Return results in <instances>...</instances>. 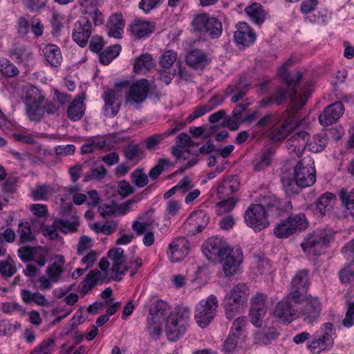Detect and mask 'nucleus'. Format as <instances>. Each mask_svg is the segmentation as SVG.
<instances>
[{"mask_svg":"<svg viewBox=\"0 0 354 354\" xmlns=\"http://www.w3.org/2000/svg\"><path fill=\"white\" fill-rule=\"evenodd\" d=\"M122 89H127L126 102L131 105H138L147 99L149 92V84L145 79L136 81L131 85L129 81H122L116 84L113 89H106L103 95L104 113L106 116H115L119 112Z\"/></svg>","mask_w":354,"mask_h":354,"instance_id":"1","label":"nucleus"},{"mask_svg":"<svg viewBox=\"0 0 354 354\" xmlns=\"http://www.w3.org/2000/svg\"><path fill=\"white\" fill-rule=\"evenodd\" d=\"M292 60L290 59L284 63L279 70V75L282 77L286 87L282 86L276 88L273 93L268 97H266L259 102L261 107H268L272 104L281 105L290 97L292 104L291 109L294 112L297 111L306 104L308 95H305L304 98L299 97L297 95V85L302 78V73L300 71L297 72L296 77H292L287 72V69Z\"/></svg>","mask_w":354,"mask_h":354,"instance_id":"2","label":"nucleus"},{"mask_svg":"<svg viewBox=\"0 0 354 354\" xmlns=\"http://www.w3.org/2000/svg\"><path fill=\"white\" fill-rule=\"evenodd\" d=\"M314 162L310 158H304L295 167L294 181L282 178V183L286 192L291 189V186L295 182L301 188L313 185L316 181L315 169L313 166Z\"/></svg>","mask_w":354,"mask_h":354,"instance_id":"3","label":"nucleus"},{"mask_svg":"<svg viewBox=\"0 0 354 354\" xmlns=\"http://www.w3.org/2000/svg\"><path fill=\"white\" fill-rule=\"evenodd\" d=\"M190 320V311L187 307H179L169 314L166 320V334L171 342H176L187 330Z\"/></svg>","mask_w":354,"mask_h":354,"instance_id":"4","label":"nucleus"},{"mask_svg":"<svg viewBox=\"0 0 354 354\" xmlns=\"http://www.w3.org/2000/svg\"><path fill=\"white\" fill-rule=\"evenodd\" d=\"M249 295V288L244 283H238L226 295L224 301L227 319H233L245 307Z\"/></svg>","mask_w":354,"mask_h":354,"instance_id":"5","label":"nucleus"},{"mask_svg":"<svg viewBox=\"0 0 354 354\" xmlns=\"http://www.w3.org/2000/svg\"><path fill=\"white\" fill-rule=\"evenodd\" d=\"M192 30L206 38L216 39L221 36L223 26L217 18L212 17L207 13L194 16L191 23Z\"/></svg>","mask_w":354,"mask_h":354,"instance_id":"6","label":"nucleus"},{"mask_svg":"<svg viewBox=\"0 0 354 354\" xmlns=\"http://www.w3.org/2000/svg\"><path fill=\"white\" fill-rule=\"evenodd\" d=\"M332 238L333 233L330 230L318 228L306 236L301 247L306 254L319 255L324 248L328 247Z\"/></svg>","mask_w":354,"mask_h":354,"instance_id":"7","label":"nucleus"},{"mask_svg":"<svg viewBox=\"0 0 354 354\" xmlns=\"http://www.w3.org/2000/svg\"><path fill=\"white\" fill-rule=\"evenodd\" d=\"M169 310L168 304L162 300H157L150 307L147 328L151 338L156 339L160 337Z\"/></svg>","mask_w":354,"mask_h":354,"instance_id":"8","label":"nucleus"},{"mask_svg":"<svg viewBox=\"0 0 354 354\" xmlns=\"http://www.w3.org/2000/svg\"><path fill=\"white\" fill-rule=\"evenodd\" d=\"M295 112L286 110L282 115H277L270 130L268 137L272 142H278L287 137L297 126L295 120Z\"/></svg>","mask_w":354,"mask_h":354,"instance_id":"9","label":"nucleus"},{"mask_svg":"<svg viewBox=\"0 0 354 354\" xmlns=\"http://www.w3.org/2000/svg\"><path fill=\"white\" fill-rule=\"evenodd\" d=\"M308 223L304 214L291 216L277 223L274 228V234L279 239L288 236L307 228Z\"/></svg>","mask_w":354,"mask_h":354,"instance_id":"10","label":"nucleus"},{"mask_svg":"<svg viewBox=\"0 0 354 354\" xmlns=\"http://www.w3.org/2000/svg\"><path fill=\"white\" fill-rule=\"evenodd\" d=\"M301 306L298 311V317L307 324H313L320 317L322 306L318 297L307 295L303 296Z\"/></svg>","mask_w":354,"mask_h":354,"instance_id":"11","label":"nucleus"},{"mask_svg":"<svg viewBox=\"0 0 354 354\" xmlns=\"http://www.w3.org/2000/svg\"><path fill=\"white\" fill-rule=\"evenodd\" d=\"M218 308L216 297L211 295L206 300H202L197 304L195 310V319L201 328L207 327L215 317Z\"/></svg>","mask_w":354,"mask_h":354,"instance_id":"12","label":"nucleus"},{"mask_svg":"<svg viewBox=\"0 0 354 354\" xmlns=\"http://www.w3.org/2000/svg\"><path fill=\"white\" fill-rule=\"evenodd\" d=\"M202 248L204 255L212 261L223 260L227 253L232 249L223 237L219 236L209 238Z\"/></svg>","mask_w":354,"mask_h":354,"instance_id":"13","label":"nucleus"},{"mask_svg":"<svg viewBox=\"0 0 354 354\" xmlns=\"http://www.w3.org/2000/svg\"><path fill=\"white\" fill-rule=\"evenodd\" d=\"M246 225L255 231H261L269 225L267 212L263 206L251 204L244 214Z\"/></svg>","mask_w":354,"mask_h":354,"instance_id":"14","label":"nucleus"},{"mask_svg":"<svg viewBox=\"0 0 354 354\" xmlns=\"http://www.w3.org/2000/svg\"><path fill=\"white\" fill-rule=\"evenodd\" d=\"M309 286L308 270L299 271L292 280L288 298L295 303H300Z\"/></svg>","mask_w":354,"mask_h":354,"instance_id":"15","label":"nucleus"},{"mask_svg":"<svg viewBox=\"0 0 354 354\" xmlns=\"http://www.w3.org/2000/svg\"><path fill=\"white\" fill-rule=\"evenodd\" d=\"M109 258L113 261L111 272L115 274L111 278L115 281L122 280L123 276L129 270L128 266H125V257L124 250L121 248L111 249L108 252Z\"/></svg>","mask_w":354,"mask_h":354,"instance_id":"16","label":"nucleus"},{"mask_svg":"<svg viewBox=\"0 0 354 354\" xmlns=\"http://www.w3.org/2000/svg\"><path fill=\"white\" fill-rule=\"evenodd\" d=\"M92 30L88 16L84 15L74 25L73 39L80 46L84 47L91 35Z\"/></svg>","mask_w":354,"mask_h":354,"instance_id":"17","label":"nucleus"},{"mask_svg":"<svg viewBox=\"0 0 354 354\" xmlns=\"http://www.w3.org/2000/svg\"><path fill=\"white\" fill-rule=\"evenodd\" d=\"M243 259V254L240 248H232L224 257L223 271L226 277H231L237 272Z\"/></svg>","mask_w":354,"mask_h":354,"instance_id":"18","label":"nucleus"},{"mask_svg":"<svg viewBox=\"0 0 354 354\" xmlns=\"http://www.w3.org/2000/svg\"><path fill=\"white\" fill-rule=\"evenodd\" d=\"M292 299L288 295L281 301L278 302L274 309V315L283 324H289L295 319L297 310L291 304Z\"/></svg>","mask_w":354,"mask_h":354,"instance_id":"19","label":"nucleus"},{"mask_svg":"<svg viewBox=\"0 0 354 354\" xmlns=\"http://www.w3.org/2000/svg\"><path fill=\"white\" fill-rule=\"evenodd\" d=\"M344 112V106L341 102H335L327 106L319 115V121L322 126H329L337 121Z\"/></svg>","mask_w":354,"mask_h":354,"instance_id":"20","label":"nucleus"},{"mask_svg":"<svg viewBox=\"0 0 354 354\" xmlns=\"http://www.w3.org/2000/svg\"><path fill=\"white\" fill-rule=\"evenodd\" d=\"M308 137L309 134L306 131H300L292 136L286 142L289 153L298 158L301 156L307 147Z\"/></svg>","mask_w":354,"mask_h":354,"instance_id":"21","label":"nucleus"},{"mask_svg":"<svg viewBox=\"0 0 354 354\" xmlns=\"http://www.w3.org/2000/svg\"><path fill=\"white\" fill-rule=\"evenodd\" d=\"M189 243L185 237L180 236L174 239L169 244L170 252L169 257L172 262H178L183 259L188 254Z\"/></svg>","mask_w":354,"mask_h":354,"instance_id":"22","label":"nucleus"},{"mask_svg":"<svg viewBox=\"0 0 354 354\" xmlns=\"http://www.w3.org/2000/svg\"><path fill=\"white\" fill-rule=\"evenodd\" d=\"M234 37L238 44L243 46L252 44L256 39L255 33L245 22H240L236 25Z\"/></svg>","mask_w":354,"mask_h":354,"instance_id":"23","label":"nucleus"},{"mask_svg":"<svg viewBox=\"0 0 354 354\" xmlns=\"http://www.w3.org/2000/svg\"><path fill=\"white\" fill-rule=\"evenodd\" d=\"M239 178L237 176H231L224 179L218 186L217 195L219 198H232L231 196L239 190Z\"/></svg>","mask_w":354,"mask_h":354,"instance_id":"24","label":"nucleus"},{"mask_svg":"<svg viewBox=\"0 0 354 354\" xmlns=\"http://www.w3.org/2000/svg\"><path fill=\"white\" fill-rule=\"evenodd\" d=\"M124 27L123 17L120 13L111 15L106 25V31L109 37L119 39Z\"/></svg>","mask_w":354,"mask_h":354,"instance_id":"25","label":"nucleus"},{"mask_svg":"<svg viewBox=\"0 0 354 354\" xmlns=\"http://www.w3.org/2000/svg\"><path fill=\"white\" fill-rule=\"evenodd\" d=\"M84 99V95L82 94L75 97L70 104L67 109V115L70 120L77 121L83 117L85 113Z\"/></svg>","mask_w":354,"mask_h":354,"instance_id":"26","label":"nucleus"},{"mask_svg":"<svg viewBox=\"0 0 354 354\" xmlns=\"http://www.w3.org/2000/svg\"><path fill=\"white\" fill-rule=\"evenodd\" d=\"M249 90V84L246 81L239 80L234 85H230L225 89V94L227 96H231L232 103H236L241 100Z\"/></svg>","mask_w":354,"mask_h":354,"instance_id":"27","label":"nucleus"},{"mask_svg":"<svg viewBox=\"0 0 354 354\" xmlns=\"http://www.w3.org/2000/svg\"><path fill=\"white\" fill-rule=\"evenodd\" d=\"M335 202V195L330 192H326L317 200L316 207L322 215H330Z\"/></svg>","mask_w":354,"mask_h":354,"instance_id":"28","label":"nucleus"},{"mask_svg":"<svg viewBox=\"0 0 354 354\" xmlns=\"http://www.w3.org/2000/svg\"><path fill=\"white\" fill-rule=\"evenodd\" d=\"M186 62L194 68H203L209 64V59L203 50L194 49L187 54Z\"/></svg>","mask_w":354,"mask_h":354,"instance_id":"29","label":"nucleus"},{"mask_svg":"<svg viewBox=\"0 0 354 354\" xmlns=\"http://www.w3.org/2000/svg\"><path fill=\"white\" fill-rule=\"evenodd\" d=\"M46 62L52 66L57 67L62 62V56L59 48L52 44H46L42 48Z\"/></svg>","mask_w":354,"mask_h":354,"instance_id":"30","label":"nucleus"},{"mask_svg":"<svg viewBox=\"0 0 354 354\" xmlns=\"http://www.w3.org/2000/svg\"><path fill=\"white\" fill-rule=\"evenodd\" d=\"M154 30V24L151 22L136 19L131 26L132 34L138 39L149 35Z\"/></svg>","mask_w":354,"mask_h":354,"instance_id":"31","label":"nucleus"},{"mask_svg":"<svg viewBox=\"0 0 354 354\" xmlns=\"http://www.w3.org/2000/svg\"><path fill=\"white\" fill-rule=\"evenodd\" d=\"M104 277L97 269L91 270L86 275L82 285L81 294L84 295L91 291L98 281H103Z\"/></svg>","mask_w":354,"mask_h":354,"instance_id":"32","label":"nucleus"},{"mask_svg":"<svg viewBox=\"0 0 354 354\" xmlns=\"http://www.w3.org/2000/svg\"><path fill=\"white\" fill-rule=\"evenodd\" d=\"M209 216L203 210H198L193 212L189 219V224L194 225L196 230V232H201L208 224Z\"/></svg>","mask_w":354,"mask_h":354,"instance_id":"33","label":"nucleus"},{"mask_svg":"<svg viewBox=\"0 0 354 354\" xmlns=\"http://www.w3.org/2000/svg\"><path fill=\"white\" fill-rule=\"evenodd\" d=\"M180 128H174L166 131L162 133L153 134L146 138L144 141L145 147L147 150L151 151L157 148V147L169 136L174 134Z\"/></svg>","mask_w":354,"mask_h":354,"instance_id":"34","label":"nucleus"},{"mask_svg":"<svg viewBox=\"0 0 354 354\" xmlns=\"http://www.w3.org/2000/svg\"><path fill=\"white\" fill-rule=\"evenodd\" d=\"M57 258L58 261L48 266L46 271L47 276L51 279L53 283L58 282L64 272V257L60 255Z\"/></svg>","mask_w":354,"mask_h":354,"instance_id":"35","label":"nucleus"},{"mask_svg":"<svg viewBox=\"0 0 354 354\" xmlns=\"http://www.w3.org/2000/svg\"><path fill=\"white\" fill-rule=\"evenodd\" d=\"M153 66L151 55L148 53L142 54L135 60L133 71L136 73H143L150 70Z\"/></svg>","mask_w":354,"mask_h":354,"instance_id":"36","label":"nucleus"},{"mask_svg":"<svg viewBox=\"0 0 354 354\" xmlns=\"http://www.w3.org/2000/svg\"><path fill=\"white\" fill-rule=\"evenodd\" d=\"M279 334L277 329L272 326L257 333L254 339L257 344L268 345L277 339Z\"/></svg>","mask_w":354,"mask_h":354,"instance_id":"37","label":"nucleus"},{"mask_svg":"<svg viewBox=\"0 0 354 354\" xmlns=\"http://www.w3.org/2000/svg\"><path fill=\"white\" fill-rule=\"evenodd\" d=\"M22 300L26 304L34 302L41 306H48L49 303L45 296L39 292H31L30 290L24 289L21 291Z\"/></svg>","mask_w":354,"mask_h":354,"instance_id":"38","label":"nucleus"},{"mask_svg":"<svg viewBox=\"0 0 354 354\" xmlns=\"http://www.w3.org/2000/svg\"><path fill=\"white\" fill-rule=\"evenodd\" d=\"M245 11L252 20L258 25L261 24L265 20L266 12L262 6L258 3H254L246 7Z\"/></svg>","mask_w":354,"mask_h":354,"instance_id":"39","label":"nucleus"},{"mask_svg":"<svg viewBox=\"0 0 354 354\" xmlns=\"http://www.w3.org/2000/svg\"><path fill=\"white\" fill-rule=\"evenodd\" d=\"M259 202L258 205L263 206L267 212L272 211L276 214L279 213L280 201L275 196L272 194L262 196L259 198Z\"/></svg>","mask_w":354,"mask_h":354,"instance_id":"40","label":"nucleus"},{"mask_svg":"<svg viewBox=\"0 0 354 354\" xmlns=\"http://www.w3.org/2000/svg\"><path fill=\"white\" fill-rule=\"evenodd\" d=\"M272 156L273 152L270 149L263 151L253 160L254 169L257 171H261L269 166L272 160Z\"/></svg>","mask_w":354,"mask_h":354,"instance_id":"41","label":"nucleus"},{"mask_svg":"<svg viewBox=\"0 0 354 354\" xmlns=\"http://www.w3.org/2000/svg\"><path fill=\"white\" fill-rule=\"evenodd\" d=\"M53 194V188L48 184H38L31 190L30 195L35 201H46Z\"/></svg>","mask_w":354,"mask_h":354,"instance_id":"42","label":"nucleus"},{"mask_svg":"<svg viewBox=\"0 0 354 354\" xmlns=\"http://www.w3.org/2000/svg\"><path fill=\"white\" fill-rule=\"evenodd\" d=\"M120 50L121 46L118 44L106 48L99 55L100 62L104 65H108L120 54Z\"/></svg>","mask_w":354,"mask_h":354,"instance_id":"43","label":"nucleus"},{"mask_svg":"<svg viewBox=\"0 0 354 354\" xmlns=\"http://www.w3.org/2000/svg\"><path fill=\"white\" fill-rule=\"evenodd\" d=\"M327 142L328 139L325 133L318 134L314 136L312 141H307V147L310 151L318 153L324 150Z\"/></svg>","mask_w":354,"mask_h":354,"instance_id":"44","label":"nucleus"},{"mask_svg":"<svg viewBox=\"0 0 354 354\" xmlns=\"http://www.w3.org/2000/svg\"><path fill=\"white\" fill-rule=\"evenodd\" d=\"M315 334L318 335L323 341L324 340L328 346H332L334 333L333 325L331 323L327 322L323 324Z\"/></svg>","mask_w":354,"mask_h":354,"instance_id":"45","label":"nucleus"},{"mask_svg":"<svg viewBox=\"0 0 354 354\" xmlns=\"http://www.w3.org/2000/svg\"><path fill=\"white\" fill-rule=\"evenodd\" d=\"M10 55L21 62H26L31 59L32 52L24 45L15 46L10 50Z\"/></svg>","mask_w":354,"mask_h":354,"instance_id":"46","label":"nucleus"},{"mask_svg":"<svg viewBox=\"0 0 354 354\" xmlns=\"http://www.w3.org/2000/svg\"><path fill=\"white\" fill-rule=\"evenodd\" d=\"M56 225L59 230L64 233L75 232L79 225L77 217L73 216V221L65 219H56Z\"/></svg>","mask_w":354,"mask_h":354,"instance_id":"47","label":"nucleus"},{"mask_svg":"<svg viewBox=\"0 0 354 354\" xmlns=\"http://www.w3.org/2000/svg\"><path fill=\"white\" fill-rule=\"evenodd\" d=\"M89 140L95 150L110 149L113 142V137L112 136H105L100 137H93Z\"/></svg>","mask_w":354,"mask_h":354,"instance_id":"48","label":"nucleus"},{"mask_svg":"<svg viewBox=\"0 0 354 354\" xmlns=\"http://www.w3.org/2000/svg\"><path fill=\"white\" fill-rule=\"evenodd\" d=\"M324 340L323 341L318 335L315 333L313 335V339L307 344L308 348L313 353H319L321 351L326 350L329 347Z\"/></svg>","mask_w":354,"mask_h":354,"instance_id":"49","label":"nucleus"},{"mask_svg":"<svg viewBox=\"0 0 354 354\" xmlns=\"http://www.w3.org/2000/svg\"><path fill=\"white\" fill-rule=\"evenodd\" d=\"M18 233L21 243H28L35 239L28 223H21L19 225Z\"/></svg>","mask_w":354,"mask_h":354,"instance_id":"50","label":"nucleus"},{"mask_svg":"<svg viewBox=\"0 0 354 354\" xmlns=\"http://www.w3.org/2000/svg\"><path fill=\"white\" fill-rule=\"evenodd\" d=\"M159 62L160 66L165 68H169L176 62L179 64V62H177V53L172 50L165 51L160 57Z\"/></svg>","mask_w":354,"mask_h":354,"instance_id":"51","label":"nucleus"},{"mask_svg":"<svg viewBox=\"0 0 354 354\" xmlns=\"http://www.w3.org/2000/svg\"><path fill=\"white\" fill-rule=\"evenodd\" d=\"M0 72L6 77H15L19 73L18 68L6 59L0 60Z\"/></svg>","mask_w":354,"mask_h":354,"instance_id":"52","label":"nucleus"},{"mask_svg":"<svg viewBox=\"0 0 354 354\" xmlns=\"http://www.w3.org/2000/svg\"><path fill=\"white\" fill-rule=\"evenodd\" d=\"M17 271V267L12 259L0 261V273L4 277H10Z\"/></svg>","mask_w":354,"mask_h":354,"instance_id":"53","label":"nucleus"},{"mask_svg":"<svg viewBox=\"0 0 354 354\" xmlns=\"http://www.w3.org/2000/svg\"><path fill=\"white\" fill-rule=\"evenodd\" d=\"M26 112L31 120L39 121L44 115V109L43 106L34 103L27 105Z\"/></svg>","mask_w":354,"mask_h":354,"instance_id":"54","label":"nucleus"},{"mask_svg":"<svg viewBox=\"0 0 354 354\" xmlns=\"http://www.w3.org/2000/svg\"><path fill=\"white\" fill-rule=\"evenodd\" d=\"M64 17L58 12L54 11L50 19V24L52 27L51 33L54 37H58L61 32L63 27Z\"/></svg>","mask_w":354,"mask_h":354,"instance_id":"55","label":"nucleus"},{"mask_svg":"<svg viewBox=\"0 0 354 354\" xmlns=\"http://www.w3.org/2000/svg\"><path fill=\"white\" fill-rule=\"evenodd\" d=\"M339 196L346 208L352 213L354 211V188L350 192L344 189L340 190Z\"/></svg>","mask_w":354,"mask_h":354,"instance_id":"56","label":"nucleus"},{"mask_svg":"<svg viewBox=\"0 0 354 354\" xmlns=\"http://www.w3.org/2000/svg\"><path fill=\"white\" fill-rule=\"evenodd\" d=\"M131 181L138 187H143L148 183V177L142 169H137L131 174Z\"/></svg>","mask_w":354,"mask_h":354,"instance_id":"57","label":"nucleus"},{"mask_svg":"<svg viewBox=\"0 0 354 354\" xmlns=\"http://www.w3.org/2000/svg\"><path fill=\"white\" fill-rule=\"evenodd\" d=\"M266 296L261 293H257L254 297L251 299V308L252 311H262L266 313V308L265 306Z\"/></svg>","mask_w":354,"mask_h":354,"instance_id":"58","label":"nucleus"},{"mask_svg":"<svg viewBox=\"0 0 354 354\" xmlns=\"http://www.w3.org/2000/svg\"><path fill=\"white\" fill-rule=\"evenodd\" d=\"M339 279L342 283L354 285V269L347 265L339 272Z\"/></svg>","mask_w":354,"mask_h":354,"instance_id":"59","label":"nucleus"},{"mask_svg":"<svg viewBox=\"0 0 354 354\" xmlns=\"http://www.w3.org/2000/svg\"><path fill=\"white\" fill-rule=\"evenodd\" d=\"M54 344L53 338H48L44 340L30 354H50Z\"/></svg>","mask_w":354,"mask_h":354,"instance_id":"60","label":"nucleus"},{"mask_svg":"<svg viewBox=\"0 0 354 354\" xmlns=\"http://www.w3.org/2000/svg\"><path fill=\"white\" fill-rule=\"evenodd\" d=\"M170 162L166 158H160L158 163L149 172V176L151 179H156L164 171L165 166H169Z\"/></svg>","mask_w":354,"mask_h":354,"instance_id":"61","label":"nucleus"},{"mask_svg":"<svg viewBox=\"0 0 354 354\" xmlns=\"http://www.w3.org/2000/svg\"><path fill=\"white\" fill-rule=\"evenodd\" d=\"M221 199V201L217 203L218 207V212L220 214L230 212L234 207L237 202V200L234 198H225Z\"/></svg>","mask_w":354,"mask_h":354,"instance_id":"62","label":"nucleus"},{"mask_svg":"<svg viewBox=\"0 0 354 354\" xmlns=\"http://www.w3.org/2000/svg\"><path fill=\"white\" fill-rule=\"evenodd\" d=\"M239 338V335L236 333H230L229 334L228 337L225 339L224 344H223V351L227 353H230L232 352L237 344V340Z\"/></svg>","mask_w":354,"mask_h":354,"instance_id":"63","label":"nucleus"},{"mask_svg":"<svg viewBox=\"0 0 354 354\" xmlns=\"http://www.w3.org/2000/svg\"><path fill=\"white\" fill-rule=\"evenodd\" d=\"M347 310L345 318L343 319L342 324L347 328L354 324V301L347 302Z\"/></svg>","mask_w":354,"mask_h":354,"instance_id":"64","label":"nucleus"}]
</instances>
